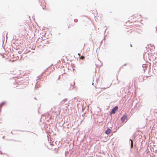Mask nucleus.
I'll list each match as a JSON object with an SVG mask.
<instances>
[{
  "instance_id": "obj_1",
  "label": "nucleus",
  "mask_w": 157,
  "mask_h": 157,
  "mask_svg": "<svg viewBox=\"0 0 157 157\" xmlns=\"http://www.w3.org/2000/svg\"><path fill=\"white\" fill-rule=\"evenodd\" d=\"M67 101V99H65L61 101V104L62 105H63L65 104L66 105V109H65V110L66 111L67 110V108L69 106V103L68 102L66 103V102Z\"/></svg>"
},
{
  "instance_id": "obj_2",
  "label": "nucleus",
  "mask_w": 157,
  "mask_h": 157,
  "mask_svg": "<svg viewBox=\"0 0 157 157\" xmlns=\"http://www.w3.org/2000/svg\"><path fill=\"white\" fill-rule=\"evenodd\" d=\"M121 121L123 122H126L127 120V116L126 114H124L121 118Z\"/></svg>"
},
{
  "instance_id": "obj_3",
  "label": "nucleus",
  "mask_w": 157,
  "mask_h": 157,
  "mask_svg": "<svg viewBox=\"0 0 157 157\" xmlns=\"http://www.w3.org/2000/svg\"><path fill=\"white\" fill-rule=\"evenodd\" d=\"M118 107L117 106H116L115 107L113 108L112 109L111 112L110 114H115L116 112L118 110Z\"/></svg>"
},
{
  "instance_id": "obj_4",
  "label": "nucleus",
  "mask_w": 157,
  "mask_h": 157,
  "mask_svg": "<svg viewBox=\"0 0 157 157\" xmlns=\"http://www.w3.org/2000/svg\"><path fill=\"white\" fill-rule=\"evenodd\" d=\"M82 21L86 23L87 24L88 22L89 21V19L86 17H83L82 18Z\"/></svg>"
},
{
  "instance_id": "obj_5",
  "label": "nucleus",
  "mask_w": 157,
  "mask_h": 157,
  "mask_svg": "<svg viewBox=\"0 0 157 157\" xmlns=\"http://www.w3.org/2000/svg\"><path fill=\"white\" fill-rule=\"evenodd\" d=\"M111 130L109 128H108L105 131V133L107 135L109 134L111 132Z\"/></svg>"
},
{
  "instance_id": "obj_6",
  "label": "nucleus",
  "mask_w": 157,
  "mask_h": 157,
  "mask_svg": "<svg viewBox=\"0 0 157 157\" xmlns=\"http://www.w3.org/2000/svg\"><path fill=\"white\" fill-rule=\"evenodd\" d=\"M130 140L131 141V147L132 148L133 146V141L131 139H130Z\"/></svg>"
},
{
  "instance_id": "obj_7",
  "label": "nucleus",
  "mask_w": 157,
  "mask_h": 157,
  "mask_svg": "<svg viewBox=\"0 0 157 157\" xmlns=\"http://www.w3.org/2000/svg\"><path fill=\"white\" fill-rule=\"evenodd\" d=\"M84 57L83 56H82L80 58V59H83L84 58Z\"/></svg>"
},
{
  "instance_id": "obj_8",
  "label": "nucleus",
  "mask_w": 157,
  "mask_h": 157,
  "mask_svg": "<svg viewBox=\"0 0 157 157\" xmlns=\"http://www.w3.org/2000/svg\"><path fill=\"white\" fill-rule=\"evenodd\" d=\"M78 55L79 56H80V54L79 53H78Z\"/></svg>"
},
{
  "instance_id": "obj_9",
  "label": "nucleus",
  "mask_w": 157,
  "mask_h": 157,
  "mask_svg": "<svg viewBox=\"0 0 157 157\" xmlns=\"http://www.w3.org/2000/svg\"><path fill=\"white\" fill-rule=\"evenodd\" d=\"M2 106V105H0V107H1Z\"/></svg>"
}]
</instances>
